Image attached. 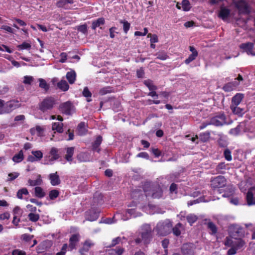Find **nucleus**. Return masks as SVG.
<instances>
[{
    "instance_id": "nucleus-34",
    "label": "nucleus",
    "mask_w": 255,
    "mask_h": 255,
    "mask_svg": "<svg viewBox=\"0 0 255 255\" xmlns=\"http://www.w3.org/2000/svg\"><path fill=\"white\" fill-rule=\"evenodd\" d=\"M29 194V192L27 189L25 188H23L22 189H19L16 194V197L20 199H22L23 198L22 195H27Z\"/></svg>"
},
{
    "instance_id": "nucleus-35",
    "label": "nucleus",
    "mask_w": 255,
    "mask_h": 255,
    "mask_svg": "<svg viewBox=\"0 0 255 255\" xmlns=\"http://www.w3.org/2000/svg\"><path fill=\"white\" fill-rule=\"evenodd\" d=\"M23 159V154L22 150L20 151L19 153L15 154L12 158V160L15 162H19Z\"/></svg>"
},
{
    "instance_id": "nucleus-27",
    "label": "nucleus",
    "mask_w": 255,
    "mask_h": 255,
    "mask_svg": "<svg viewBox=\"0 0 255 255\" xmlns=\"http://www.w3.org/2000/svg\"><path fill=\"white\" fill-rule=\"evenodd\" d=\"M34 194L35 196L39 198H42L46 195L43 189L39 186H37L34 188Z\"/></svg>"
},
{
    "instance_id": "nucleus-59",
    "label": "nucleus",
    "mask_w": 255,
    "mask_h": 255,
    "mask_svg": "<svg viewBox=\"0 0 255 255\" xmlns=\"http://www.w3.org/2000/svg\"><path fill=\"white\" fill-rule=\"evenodd\" d=\"M32 238L33 236L26 234L22 235L21 236V239L26 242L30 241Z\"/></svg>"
},
{
    "instance_id": "nucleus-7",
    "label": "nucleus",
    "mask_w": 255,
    "mask_h": 255,
    "mask_svg": "<svg viewBox=\"0 0 255 255\" xmlns=\"http://www.w3.org/2000/svg\"><path fill=\"white\" fill-rule=\"evenodd\" d=\"M59 109L62 114L66 115H71L74 110V106L71 102L67 101L61 104Z\"/></svg>"
},
{
    "instance_id": "nucleus-1",
    "label": "nucleus",
    "mask_w": 255,
    "mask_h": 255,
    "mask_svg": "<svg viewBox=\"0 0 255 255\" xmlns=\"http://www.w3.org/2000/svg\"><path fill=\"white\" fill-rule=\"evenodd\" d=\"M143 190L146 196H151L153 198H159L162 195V191L158 184H154L147 182L143 185Z\"/></svg>"
},
{
    "instance_id": "nucleus-33",
    "label": "nucleus",
    "mask_w": 255,
    "mask_h": 255,
    "mask_svg": "<svg viewBox=\"0 0 255 255\" xmlns=\"http://www.w3.org/2000/svg\"><path fill=\"white\" fill-rule=\"evenodd\" d=\"M143 83L150 91H154L157 89V87L153 84L152 81L150 80H145Z\"/></svg>"
},
{
    "instance_id": "nucleus-55",
    "label": "nucleus",
    "mask_w": 255,
    "mask_h": 255,
    "mask_svg": "<svg viewBox=\"0 0 255 255\" xmlns=\"http://www.w3.org/2000/svg\"><path fill=\"white\" fill-rule=\"evenodd\" d=\"M8 176L10 178H8L7 180V181H12V180H14L15 179H16L19 176V173H17V172H15L14 173H9Z\"/></svg>"
},
{
    "instance_id": "nucleus-6",
    "label": "nucleus",
    "mask_w": 255,
    "mask_h": 255,
    "mask_svg": "<svg viewBox=\"0 0 255 255\" xmlns=\"http://www.w3.org/2000/svg\"><path fill=\"white\" fill-rule=\"evenodd\" d=\"M229 231L230 236L234 239L240 238L244 236L243 229L240 226L233 225L230 227Z\"/></svg>"
},
{
    "instance_id": "nucleus-38",
    "label": "nucleus",
    "mask_w": 255,
    "mask_h": 255,
    "mask_svg": "<svg viewBox=\"0 0 255 255\" xmlns=\"http://www.w3.org/2000/svg\"><path fill=\"white\" fill-rule=\"evenodd\" d=\"M63 124L59 123H54L52 126L53 130H56L58 132L61 133L63 132Z\"/></svg>"
},
{
    "instance_id": "nucleus-3",
    "label": "nucleus",
    "mask_w": 255,
    "mask_h": 255,
    "mask_svg": "<svg viewBox=\"0 0 255 255\" xmlns=\"http://www.w3.org/2000/svg\"><path fill=\"white\" fill-rule=\"evenodd\" d=\"M152 230L150 224H144L141 227L140 236L143 244H149L152 239Z\"/></svg>"
},
{
    "instance_id": "nucleus-25",
    "label": "nucleus",
    "mask_w": 255,
    "mask_h": 255,
    "mask_svg": "<svg viewBox=\"0 0 255 255\" xmlns=\"http://www.w3.org/2000/svg\"><path fill=\"white\" fill-rule=\"evenodd\" d=\"M78 134L83 135L87 132V129L86 128V124L85 122H81L77 127Z\"/></svg>"
},
{
    "instance_id": "nucleus-39",
    "label": "nucleus",
    "mask_w": 255,
    "mask_h": 255,
    "mask_svg": "<svg viewBox=\"0 0 255 255\" xmlns=\"http://www.w3.org/2000/svg\"><path fill=\"white\" fill-rule=\"evenodd\" d=\"M155 55L157 59L161 60H165L168 57L167 54L164 51L158 52L156 53Z\"/></svg>"
},
{
    "instance_id": "nucleus-11",
    "label": "nucleus",
    "mask_w": 255,
    "mask_h": 255,
    "mask_svg": "<svg viewBox=\"0 0 255 255\" xmlns=\"http://www.w3.org/2000/svg\"><path fill=\"white\" fill-rule=\"evenodd\" d=\"M99 212L95 209L92 208L87 211L85 213V219L89 221L96 220L99 216Z\"/></svg>"
},
{
    "instance_id": "nucleus-19",
    "label": "nucleus",
    "mask_w": 255,
    "mask_h": 255,
    "mask_svg": "<svg viewBox=\"0 0 255 255\" xmlns=\"http://www.w3.org/2000/svg\"><path fill=\"white\" fill-rule=\"evenodd\" d=\"M244 97V95L242 93L236 94L232 99L231 106L239 105Z\"/></svg>"
},
{
    "instance_id": "nucleus-63",
    "label": "nucleus",
    "mask_w": 255,
    "mask_h": 255,
    "mask_svg": "<svg viewBox=\"0 0 255 255\" xmlns=\"http://www.w3.org/2000/svg\"><path fill=\"white\" fill-rule=\"evenodd\" d=\"M60 57H61V59H60L59 60V62H61V63H64L66 62V60H67V54L66 53H61L60 54Z\"/></svg>"
},
{
    "instance_id": "nucleus-42",
    "label": "nucleus",
    "mask_w": 255,
    "mask_h": 255,
    "mask_svg": "<svg viewBox=\"0 0 255 255\" xmlns=\"http://www.w3.org/2000/svg\"><path fill=\"white\" fill-rule=\"evenodd\" d=\"M182 7L183 10L188 11L190 9V2L188 0H183L181 2Z\"/></svg>"
},
{
    "instance_id": "nucleus-14",
    "label": "nucleus",
    "mask_w": 255,
    "mask_h": 255,
    "mask_svg": "<svg viewBox=\"0 0 255 255\" xmlns=\"http://www.w3.org/2000/svg\"><path fill=\"white\" fill-rule=\"evenodd\" d=\"M49 179L50 180V183L53 186L58 185L61 182L59 176L57 174V172L50 174L49 175Z\"/></svg>"
},
{
    "instance_id": "nucleus-54",
    "label": "nucleus",
    "mask_w": 255,
    "mask_h": 255,
    "mask_svg": "<svg viewBox=\"0 0 255 255\" xmlns=\"http://www.w3.org/2000/svg\"><path fill=\"white\" fill-rule=\"evenodd\" d=\"M197 57V56L195 55V54H190L189 57L185 60V63L186 64H189L191 62L195 60Z\"/></svg>"
},
{
    "instance_id": "nucleus-60",
    "label": "nucleus",
    "mask_w": 255,
    "mask_h": 255,
    "mask_svg": "<svg viewBox=\"0 0 255 255\" xmlns=\"http://www.w3.org/2000/svg\"><path fill=\"white\" fill-rule=\"evenodd\" d=\"M109 88L108 87H104L102 89H101L99 91V94L101 95H104L107 93H110L111 90L109 89Z\"/></svg>"
},
{
    "instance_id": "nucleus-15",
    "label": "nucleus",
    "mask_w": 255,
    "mask_h": 255,
    "mask_svg": "<svg viewBox=\"0 0 255 255\" xmlns=\"http://www.w3.org/2000/svg\"><path fill=\"white\" fill-rule=\"evenodd\" d=\"M230 108L233 113L239 117H242L246 112L245 108L238 107V105L231 106Z\"/></svg>"
},
{
    "instance_id": "nucleus-44",
    "label": "nucleus",
    "mask_w": 255,
    "mask_h": 255,
    "mask_svg": "<svg viewBox=\"0 0 255 255\" xmlns=\"http://www.w3.org/2000/svg\"><path fill=\"white\" fill-rule=\"evenodd\" d=\"M224 156L225 159L228 161H230L232 159L231 151L228 148H227L224 150Z\"/></svg>"
},
{
    "instance_id": "nucleus-49",
    "label": "nucleus",
    "mask_w": 255,
    "mask_h": 255,
    "mask_svg": "<svg viewBox=\"0 0 255 255\" xmlns=\"http://www.w3.org/2000/svg\"><path fill=\"white\" fill-rule=\"evenodd\" d=\"M124 251V248H120L118 249L111 251V252H109V254L114 255L116 253L118 255H122Z\"/></svg>"
},
{
    "instance_id": "nucleus-22",
    "label": "nucleus",
    "mask_w": 255,
    "mask_h": 255,
    "mask_svg": "<svg viewBox=\"0 0 255 255\" xmlns=\"http://www.w3.org/2000/svg\"><path fill=\"white\" fill-rule=\"evenodd\" d=\"M57 87L62 91L65 92L68 90L69 86L67 82L64 80H61L57 84Z\"/></svg>"
},
{
    "instance_id": "nucleus-26",
    "label": "nucleus",
    "mask_w": 255,
    "mask_h": 255,
    "mask_svg": "<svg viewBox=\"0 0 255 255\" xmlns=\"http://www.w3.org/2000/svg\"><path fill=\"white\" fill-rule=\"evenodd\" d=\"M74 147H68L66 149V154L65 155V158L67 161L71 162L72 161V156L74 154Z\"/></svg>"
},
{
    "instance_id": "nucleus-32",
    "label": "nucleus",
    "mask_w": 255,
    "mask_h": 255,
    "mask_svg": "<svg viewBox=\"0 0 255 255\" xmlns=\"http://www.w3.org/2000/svg\"><path fill=\"white\" fill-rule=\"evenodd\" d=\"M186 220L189 224L192 226L193 223L197 221L198 217L196 215L192 214L188 215L186 217Z\"/></svg>"
},
{
    "instance_id": "nucleus-31",
    "label": "nucleus",
    "mask_w": 255,
    "mask_h": 255,
    "mask_svg": "<svg viewBox=\"0 0 255 255\" xmlns=\"http://www.w3.org/2000/svg\"><path fill=\"white\" fill-rule=\"evenodd\" d=\"M39 82V86L40 88L43 89L45 92H47L49 89V85L46 83V81L42 78L38 79Z\"/></svg>"
},
{
    "instance_id": "nucleus-50",
    "label": "nucleus",
    "mask_w": 255,
    "mask_h": 255,
    "mask_svg": "<svg viewBox=\"0 0 255 255\" xmlns=\"http://www.w3.org/2000/svg\"><path fill=\"white\" fill-rule=\"evenodd\" d=\"M83 96L86 98H91L92 93L87 87H85L82 92Z\"/></svg>"
},
{
    "instance_id": "nucleus-17",
    "label": "nucleus",
    "mask_w": 255,
    "mask_h": 255,
    "mask_svg": "<svg viewBox=\"0 0 255 255\" xmlns=\"http://www.w3.org/2000/svg\"><path fill=\"white\" fill-rule=\"evenodd\" d=\"M230 10L225 7L221 6L219 11L218 16L223 20L227 19L230 14Z\"/></svg>"
},
{
    "instance_id": "nucleus-45",
    "label": "nucleus",
    "mask_w": 255,
    "mask_h": 255,
    "mask_svg": "<svg viewBox=\"0 0 255 255\" xmlns=\"http://www.w3.org/2000/svg\"><path fill=\"white\" fill-rule=\"evenodd\" d=\"M28 218L30 221L32 222H36L39 219V216L38 214L30 213L28 215Z\"/></svg>"
},
{
    "instance_id": "nucleus-18",
    "label": "nucleus",
    "mask_w": 255,
    "mask_h": 255,
    "mask_svg": "<svg viewBox=\"0 0 255 255\" xmlns=\"http://www.w3.org/2000/svg\"><path fill=\"white\" fill-rule=\"evenodd\" d=\"M239 85V82L237 81L229 82L224 86V87H223V89L225 92H230L233 91Z\"/></svg>"
},
{
    "instance_id": "nucleus-56",
    "label": "nucleus",
    "mask_w": 255,
    "mask_h": 255,
    "mask_svg": "<svg viewBox=\"0 0 255 255\" xmlns=\"http://www.w3.org/2000/svg\"><path fill=\"white\" fill-rule=\"evenodd\" d=\"M201 139L203 142L206 141L210 137V133L209 132H206L201 134Z\"/></svg>"
},
{
    "instance_id": "nucleus-47",
    "label": "nucleus",
    "mask_w": 255,
    "mask_h": 255,
    "mask_svg": "<svg viewBox=\"0 0 255 255\" xmlns=\"http://www.w3.org/2000/svg\"><path fill=\"white\" fill-rule=\"evenodd\" d=\"M182 253L184 255H193V253L190 249H188L186 245H184L182 248Z\"/></svg>"
},
{
    "instance_id": "nucleus-51",
    "label": "nucleus",
    "mask_w": 255,
    "mask_h": 255,
    "mask_svg": "<svg viewBox=\"0 0 255 255\" xmlns=\"http://www.w3.org/2000/svg\"><path fill=\"white\" fill-rule=\"evenodd\" d=\"M33 79H34L33 77L31 76H25L24 77V80L23 82L25 84L30 85L31 82L33 81Z\"/></svg>"
},
{
    "instance_id": "nucleus-4",
    "label": "nucleus",
    "mask_w": 255,
    "mask_h": 255,
    "mask_svg": "<svg viewBox=\"0 0 255 255\" xmlns=\"http://www.w3.org/2000/svg\"><path fill=\"white\" fill-rule=\"evenodd\" d=\"M55 104L54 98L51 97H46L39 104V109L43 112L53 108Z\"/></svg>"
},
{
    "instance_id": "nucleus-21",
    "label": "nucleus",
    "mask_w": 255,
    "mask_h": 255,
    "mask_svg": "<svg viewBox=\"0 0 255 255\" xmlns=\"http://www.w3.org/2000/svg\"><path fill=\"white\" fill-rule=\"evenodd\" d=\"M102 141V137L101 135L97 136L96 140L92 144V149L94 151L99 152L100 149L99 148V146L101 144Z\"/></svg>"
},
{
    "instance_id": "nucleus-41",
    "label": "nucleus",
    "mask_w": 255,
    "mask_h": 255,
    "mask_svg": "<svg viewBox=\"0 0 255 255\" xmlns=\"http://www.w3.org/2000/svg\"><path fill=\"white\" fill-rule=\"evenodd\" d=\"M59 195V192L57 190L54 189L49 192V197L50 200H54Z\"/></svg>"
},
{
    "instance_id": "nucleus-30",
    "label": "nucleus",
    "mask_w": 255,
    "mask_h": 255,
    "mask_svg": "<svg viewBox=\"0 0 255 255\" xmlns=\"http://www.w3.org/2000/svg\"><path fill=\"white\" fill-rule=\"evenodd\" d=\"M182 224L180 223L177 224L174 227L172 228L173 234L176 236H179L181 234L180 228H182Z\"/></svg>"
},
{
    "instance_id": "nucleus-62",
    "label": "nucleus",
    "mask_w": 255,
    "mask_h": 255,
    "mask_svg": "<svg viewBox=\"0 0 255 255\" xmlns=\"http://www.w3.org/2000/svg\"><path fill=\"white\" fill-rule=\"evenodd\" d=\"M66 0H58L56 5L58 7H62L66 5Z\"/></svg>"
},
{
    "instance_id": "nucleus-52",
    "label": "nucleus",
    "mask_w": 255,
    "mask_h": 255,
    "mask_svg": "<svg viewBox=\"0 0 255 255\" xmlns=\"http://www.w3.org/2000/svg\"><path fill=\"white\" fill-rule=\"evenodd\" d=\"M31 44L30 43L24 42L21 44L19 45L18 47L20 49H29L31 48Z\"/></svg>"
},
{
    "instance_id": "nucleus-36",
    "label": "nucleus",
    "mask_w": 255,
    "mask_h": 255,
    "mask_svg": "<svg viewBox=\"0 0 255 255\" xmlns=\"http://www.w3.org/2000/svg\"><path fill=\"white\" fill-rule=\"evenodd\" d=\"M207 227L212 231V234L215 235L217 232V228L215 224L212 222H209L207 223Z\"/></svg>"
},
{
    "instance_id": "nucleus-28",
    "label": "nucleus",
    "mask_w": 255,
    "mask_h": 255,
    "mask_svg": "<svg viewBox=\"0 0 255 255\" xmlns=\"http://www.w3.org/2000/svg\"><path fill=\"white\" fill-rule=\"evenodd\" d=\"M246 198L248 205H255V197H254V194L251 190L248 191Z\"/></svg>"
},
{
    "instance_id": "nucleus-2",
    "label": "nucleus",
    "mask_w": 255,
    "mask_h": 255,
    "mask_svg": "<svg viewBox=\"0 0 255 255\" xmlns=\"http://www.w3.org/2000/svg\"><path fill=\"white\" fill-rule=\"evenodd\" d=\"M172 224L169 220L159 222L154 230L157 232V234L160 236H165L171 233Z\"/></svg>"
},
{
    "instance_id": "nucleus-23",
    "label": "nucleus",
    "mask_w": 255,
    "mask_h": 255,
    "mask_svg": "<svg viewBox=\"0 0 255 255\" xmlns=\"http://www.w3.org/2000/svg\"><path fill=\"white\" fill-rule=\"evenodd\" d=\"M28 183L31 186L41 185L42 183V180L41 179V175H38L37 176V179L35 180L29 179L28 180Z\"/></svg>"
},
{
    "instance_id": "nucleus-43",
    "label": "nucleus",
    "mask_w": 255,
    "mask_h": 255,
    "mask_svg": "<svg viewBox=\"0 0 255 255\" xmlns=\"http://www.w3.org/2000/svg\"><path fill=\"white\" fill-rule=\"evenodd\" d=\"M77 29L78 31L81 32L84 34H87V25L86 24L78 26L77 27Z\"/></svg>"
},
{
    "instance_id": "nucleus-5",
    "label": "nucleus",
    "mask_w": 255,
    "mask_h": 255,
    "mask_svg": "<svg viewBox=\"0 0 255 255\" xmlns=\"http://www.w3.org/2000/svg\"><path fill=\"white\" fill-rule=\"evenodd\" d=\"M224 244L227 247L233 246L238 251L242 249L245 246L246 243L241 238H236L232 240L229 238H226Z\"/></svg>"
},
{
    "instance_id": "nucleus-37",
    "label": "nucleus",
    "mask_w": 255,
    "mask_h": 255,
    "mask_svg": "<svg viewBox=\"0 0 255 255\" xmlns=\"http://www.w3.org/2000/svg\"><path fill=\"white\" fill-rule=\"evenodd\" d=\"M92 245V244L90 242L86 241L84 243L82 248H81L80 250V251H79L80 253H82V252H83V253L87 252L89 250V249L91 248Z\"/></svg>"
},
{
    "instance_id": "nucleus-12",
    "label": "nucleus",
    "mask_w": 255,
    "mask_h": 255,
    "mask_svg": "<svg viewBox=\"0 0 255 255\" xmlns=\"http://www.w3.org/2000/svg\"><path fill=\"white\" fill-rule=\"evenodd\" d=\"M236 5L240 13L244 14H248L250 13L249 6L245 1L241 0L237 2Z\"/></svg>"
},
{
    "instance_id": "nucleus-9",
    "label": "nucleus",
    "mask_w": 255,
    "mask_h": 255,
    "mask_svg": "<svg viewBox=\"0 0 255 255\" xmlns=\"http://www.w3.org/2000/svg\"><path fill=\"white\" fill-rule=\"evenodd\" d=\"M226 119L224 114H219L211 119L210 124L216 126H222L226 123Z\"/></svg>"
},
{
    "instance_id": "nucleus-29",
    "label": "nucleus",
    "mask_w": 255,
    "mask_h": 255,
    "mask_svg": "<svg viewBox=\"0 0 255 255\" xmlns=\"http://www.w3.org/2000/svg\"><path fill=\"white\" fill-rule=\"evenodd\" d=\"M58 150L55 147H52L50 151V154L52 156L50 159L51 161L56 160L59 158V155L58 153Z\"/></svg>"
},
{
    "instance_id": "nucleus-61",
    "label": "nucleus",
    "mask_w": 255,
    "mask_h": 255,
    "mask_svg": "<svg viewBox=\"0 0 255 255\" xmlns=\"http://www.w3.org/2000/svg\"><path fill=\"white\" fill-rule=\"evenodd\" d=\"M12 255H26V253L23 251L14 250L12 252Z\"/></svg>"
},
{
    "instance_id": "nucleus-8",
    "label": "nucleus",
    "mask_w": 255,
    "mask_h": 255,
    "mask_svg": "<svg viewBox=\"0 0 255 255\" xmlns=\"http://www.w3.org/2000/svg\"><path fill=\"white\" fill-rule=\"evenodd\" d=\"M226 184V179L223 176H218L212 179L211 186L213 188H221Z\"/></svg>"
},
{
    "instance_id": "nucleus-20",
    "label": "nucleus",
    "mask_w": 255,
    "mask_h": 255,
    "mask_svg": "<svg viewBox=\"0 0 255 255\" xmlns=\"http://www.w3.org/2000/svg\"><path fill=\"white\" fill-rule=\"evenodd\" d=\"M76 74L75 71L71 70L67 73L66 77L70 84H73L76 80Z\"/></svg>"
},
{
    "instance_id": "nucleus-57",
    "label": "nucleus",
    "mask_w": 255,
    "mask_h": 255,
    "mask_svg": "<svg viewBox=\"0 0 255 255\" xmlns=\"http://www.w3.org/2000/svg\"><path fill=\"white\" fill-rule=\"evenodd\" d=\"M122 240L120 237H117L112 240V244L108 246V247H114L116 245L118 244Z\"/></svg>"
},
{
    "instance_id": "nucleus-40",
    "label": "nucleus",
    "mask_w": 255,
    "mask_h": 255,
    "mask_svg": "<svg viewBox=\"0 0 255 255\" xmlns=\"http://www.w3.org/2000/svg\"><path fill=\"white\" fill-rule=\"evenodd\" d=\"M120 22L123 24V29L125 33H127L128 31L130 24L127 20H121Z\"/></svg>"
},
{
    "instance_id": "nucleus-16",
    "label": "nucleus",
    "mask_w": 255,
    "mask_h": 255,
    "mask_svg": "<svg viewBox=\"0 0 255 255\" xmlns=\"http://www.w3.org/2000/svg\"><path fill=\"white\" fill-rule=\"evenodd\" d=\"M79 234L72 235L70 237L69 239V247L70 248L71 250L75 248L77 243L79 241Z\"/></svg>"
},
{
    "instance_id": "nucleus-53",
    "label": "nucleus",
    "mask_w": 255,
    "mask_h": 255,
    "mask_svg": "<svg viewBox=\"0 0 255 255\" xmlns=\"http://www.w3.org/2000/svg\"><path fill=\"white\" fill-rule=\"evenodd\" d=\"M147 37H150V41L151 43H156L158 42L157 36L155 34H152L149 33L147 35Z\"/></svg>"
},
{
    "instance_id": "nucleus-46",
    "label": "nucleus",
    "mask_w": 255,
    "mask_h": 255,
    "mask_svg": "<svg viewBox=\"0 0 255 255\" xmlns=\"http://www.w3.org/2000/svg\"><path fill=\"white\" fill-rule=\"evenodd\" d=\"M241 127V125H239L236 128L231 129L229 132L230 133L235 135H238L240 132Z\"/></svg>"
},
{
    "instance_id": "nucleus-24",
    "label": "nucleus",
    "mask_w": 255,
    "mask_h": 255,
    "mask_svg": "<svg viewBox=\"0 0 255 255\" xmlns=\"http://www.w3.org/2000/svg\"><path fill=\"white\" fill-rule=\"evenodd\" d=\"M105 24V19L103 17H100L96 20L92 22V28L94 30L98 27H100L101 25Z\"/></svg>"
},
{
    "instance_id": "nucleus-64",
    "label": "nucleus",
    "mask_w": 255,
    "mask_h": 255,
    "mask_svg": "<svg viewBox=\"0 0 255 255\" xmlns=\"http://www.w3.org/2000/svg\"><path fill=\"white\" fill-rule=\"evenodd\" d=\"M231 247L230 249H229L227 252L228 255H234L236 254L237 250L234 248L233 246H230Z\"/></svg>"
},
{
    "instance_id": "nucleus-13",
    "label": "nucleus",
    "mask_w": 255,
    "mask_h": 255,
    "mask_svg": "<svg viewBox=\"0 0 255 255\" xmlns=\"http://www.w3.org/2000/svg\"><path fill=\"white\" fill-rule=\"evenodd\" d=\"M240 47L245 50L248 54H251L254 56L255 55V53L253 52V49L254 48V44L253 43L248 42L242 43L240 45Z\"/></svg>"
},
{
    "instance_id": "nucleus-10",
    "label": "nucleus",
    "mask_w": 255,
    "mask_h": 255,
    "mask_svg": "<svg viewBox=\"0 0 255 255\" xmlns=\"http://www.w3.org/2000/svg\"><path fill=\"white\" fill-rule=\"evenodd\" d=\"M20 107L19 102L17 100H13L7 102L3 108V112L9 113L12 110Z\"/></svg>"
},
{
    "instance_id": "nucleus-58",
    "label": "nucleus",
    "mask_w": 255,
    "mask_h": 255,
    "mask_svg": "<svg viewBox=\"0 0 255 255\" xmlns=\"http://www.w3.org/2000/svg\"><path fill=\"white\" fill-rule=\"evenodd\" d=\"M67 248V245L65 244L63 245L60 252L57 253L56 255H65Z\"/></svg>"
},
{
    "instance_id": "nucleus-48",
    "label": "nucleus",
    "mask_w": 255,
    "mask_h": 255,
    "mask_svg": "<svg viewBox=\"0 0 255 255\" xmlns=\"http://www.w3.org/2000/svg\"><path fill=\"white\" fill-rule=\"evenodd\" d=\"M32 153L37 160H40L42 158L43 154L40 150L33 151H32Z\"/></svg>"
}]
</instances>
